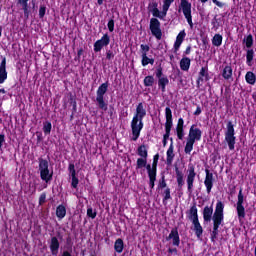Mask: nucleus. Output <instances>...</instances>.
Wrapping results in <instances>:
<instances>
[{
	"label": "nucleus",
	"instance_id": "obj_1",
	"mask_svg": "<svg viewBox=\"0 0 256 256\" xmlns=\"http://www.w3.org/2000/svg\"><path fill=\"white\" fill-rule=\"evenodd\" d=\"M223 209H225V204L222 201H218L214 214L213 205L205 206L202 212L204 223H211V220L213 221V231L211 233V241L213 242L217 239V235H219V226L223 225Z\"/></svg>",
	"mask_w": 256,
	"mask_h": 256
},
{
	"label": "nucleus",
	"instance_id": "obj_2",
	"mask_svg": "<svg viewBox=\"0 0 256 256\" xmlns=\"http://www.w3.org/2000/svg\"><path fill=\"white\" fill-rule=\"evenodd\" d=\"M147 115V110H145L143 103H139L136 108V114L134 115L131 122L132 129V141H137L139 135H141V129H143V119Z\"/></svg>",
	"mask_w": 256,
	"mask_h": 256
},
{
	"label": "nucleus",
	"instance_id": "obj_3",
	"mask_svg": "<svg viewBox=\"0 0 256 256\" xmlns=\"http://www.w3.org/2000/svg\"><path fill=\"white\" fill-rule=\"evenodd\" d=\"M39 171H40V179L45 181V183H49L53 180V172L49 171V161L43 158H39Z\"/></svg>",
	"mask_w": 256,
	"mask_h": 256
},
{
	"label": "nucleus",
	"instance_id": "obj_4",
	"mask_svg": "<svg viewBox=\"0 0 256 256\" xmlns=\"http://www.w3.org/2000/svg\"><path fill=\"white\" fill-rule=\"evenodd\" d=\"M235 139V126L233 125V122L228 121L225 132V141L228 144L230 151L235 150Z\"/></svg>",
	"mask_w": 256,
	"mask_h": 256
},
{
	"label": "nucleus",
	"instance_id": "obj_5",
	"mask_svg": "<svg viewBox=\"0 0 256 256\" xmlns=\"http://www.w3.org/2000/svg\"><path fill=\"white\" fill-rule=\"evenodd\" d=\"M183 12L185 19L187 20L190 29H193V16L191 15V2L188 0H181L179 13Z\"/></svg>",
	"mask_w": 256,
	"mask_h": 256
},
{
	"label": "nucleus",
	"instance_id": "obj_6",
	"mask_svg": "<svg viewBox=\"0 0 256 256\" xmlns=\"http://www.w3.org/2000/svg\"><path fill=\"white\" fill-rule=\"evenodd\" d=\"M159 3L157 1L152 0L148 4V11L152 13L153 17H157L158 19H165L167 17V12H165L164 6H162V11H159Z\"/></svg>",
	"mask_w": 256,
	"mask_h": 256
},
{
	"label": "nucleus",
	"instance_id": "obj_7",
	"mask_svg": "<svg viewBox=\"0 0 256 256\" xmlns=\"http://www.w3.org/2000/svg\"><path fill=\"white\" fill-rule=\"evenodd\" d=\"M149 29L153 37L157 38L158 41L163 37V32L161 31V22L157 18L150 19Z\"/></svg>",
	"mask_w": 256,
	"mask_h": 256
},
{
	"label": "nucleus",
	"instance_id": "obj_8",
	"mask_svg": "<svg viewBox=\"0 0 256 256\" xmlns=\"http://www.w3.org/2000/svg\"><path fill=\"white\" fill-rule=\"evenodd\" d=\"M244 196H243V188H240L238 193V201L236 203V211L238 215L239 221L245 219V206H243Z\"/></svg>",
	"mask_w": 256,
	"mask_h": 256
},
{
	"label": "nucleus",
	"instance_id": "obj_9",
	"mask_svg": "<svg viewBox=\"0 0 256 256\" xmlns=\"http://www.w3.org/2000/svg\"><path fill=\"white\" fill-rule=\"evenodd\" d=\"M187 186H188V193L189 195H191V193H193V183H195V177L197 175V173L195 172V166H193L192 164H189L188 166V170H187Z\"/></svg>",
	"mask_w": 256,
	"mask_h": 256
},
{
	"label": "nucleus",
	"instance_id": "obj_10",
	"mask_svg": "<svg viewBox=\"0 0 256 256\" xmlns=\"http://www.w3.org/2000/svg\"><path fill=\"white\" fill-rule=\"evenodd\" d=\"M156 77L158 79V87L161 89V91L165 92V87L169 85V78L167 76L163 75V68L159 66L156 69Z\"/></svg>",
	"mask_w": 256,
	"mask_h": 256
},
{
	"label": "nucleus",
	"instance_id": "obj_11",
	"mask_svg": "<svg viewBox=\"0 0 256 256\" xmlns=\"http://www.w3.org/2000/svg\"><path fill=\"white\" fill-rule=\"evenodd\" d=\"M111 43V37L109 34H104L101 39L94 43V52L99 53L103 47H107Z\"/></svg>",
	"mask_w": 256,
	"mask_h": 256
},
{
	"label": "nucleus",
	"instance_id": "obj_12",
	"mask_svg": "<svg viewBox=\"0 0 256 256\" xmlns=\"http://www.w3.org/2000/svg\"><path fill=\"white\" fill-rule=\"evenodd\" d=\"M165 134L171 135V129H173V112L171 111V108L166 107L165 109Z\"/></svg>",
	"mask_w": 256,
	"mask_h": 256
},
{
	"label": "nucleus",
	"instance_id": "obj_13",
	"mask_svg": "<svg viewBox=\"0 0 256 256\" xmlns=\"http://www.w3.org/2000/svg\"><path fill=\"white\" fill-rule=\"evenodd\" d=\"M174 247H179L181 245V238L179 237V230L177 228H173L170 234L166 237V241H171Z\"/></svg>",
	"mask_w": 256,
	"mask_h": 256
},
{
	"label": "nucleus",
	"instance_id": "obj_14",
	"mask_svg": "<svg viewBox=\"0 0 256 256\" xmlns=\"http://www.w3.org/2000/svg\"><path fill=\"white\" fill-rule=\"evenodd\" d=\"M201 135H203V132L199 128H195V124H193L190 127L188 139L190 141H201Z\"/></svg>",
	"mask_w": 256,
	"mask_h": 256
},
{
	"label": "nucleus",
	"instance_id": "obj_15",
	"mask_svg": "<svg viewBox=\"0 0 256 256\" xmlns=\"http://www.w3.org/2000/svg\"><path fill=\"white\" fill-rule=\"evenodd\" d=\"M0 84L5 83L7 79V58L5 56H0Z\"/></svg>",
	"mask_w": 256,
	"mask_h": 256
},
{
	"label": "nucleus",
	"instance_id": "obj_16",
	"mask_svg": "<svg viewBox=\"0 0 256 256\" xmlns=\"http://www.w3.org/2000/svg\"><path fill=\"white\" fill-rule=\"evenodd\" d=\"M59 247H61V243H59V238L53 236L50 239L49 249L51 251V255L57 256L59 255Z\"/></svg>",
	"mask_w": 256,
	"mask_h": 256
},
{
	"label": "nucleus",
	"instance_id": "obj_17",
	"mask_svg": "<svg viewBox=\"0 0 256 256\" xmlns=\"http://www.w3.org/2000/svg\"><path fill=\"white\" fill-rule=\"evenodd\" d=\"M206 177L204 180V185L206 187L207 193H211V189H213V173L209 171V169L205 170Z\"/></svg>",
	"mask_w": 256,
	"mask_h": 256
},
{
	"label": "nucleus",
	"instance_id": "obj_18",
	"mask_svg": "<svg viewBox=\"0 0 256 256\" xmlns=\"http://www.w3.org/2000/svg\"><path fill=\"white\" fill-rule=\"evenodd\" d=\"M204 81H209V68L207 66L201 68L197 83L200 85Z\"/></svg>",
	"mask_w": 256,
	"mask_h": 256
},
{
	"label": "nucleus",
	"instance_id": "obj_19",
	"mask_svg": "<svg viewBox=\"0 0 256 256\" xmlns=\"http://www.w3.org/2000/svg\"><path fill=\"white\" fill-rule=\"evenodd\" d=\"M175 173H176V179L178 183V191H181L183 189V186L185 185V180H183L184 174L181 170H179V167L175 165Z\"/></svg>",
	"mask_w": 256,
	"mask_h": 256
},
{
	"label": "nucleus",
	"instance_id": "obj_20",
	"mask_svg": "<svg viewBox=\"0 0 256 256\" xmlns=\"http://www.w3.org/2000/svg\"><path fill=\"white\" fill-rule=\"evenodd\" d=\"M192 224L194 225L193 231L195 232L196 237L201 239V235H203V226L199 223V219L193 220Z\"/></svg>",
	"mask_w": 256,
	"mask_h": 256
},
{
	"label": "nucleus",
	"instance_id": "obj_21",
	"mask_svg": "<svg viewBox=\"0 0 256 256\" xmlns=\"http://www.w3.org/2000/svg\"><path fill=\"white\" fill-rule=\"evenodd\" d=\"M222 21H223V17L219 15L214 16L211 22L213 31H218L219 27H223Z\"/></svg>",
	"mask_w": 256,
	"mask_h": 256
},
{
	"label": "nucleus",
	"instance_id": "obj_22",
	"mask_svg": "<svg viewBox=\"0 0 256 256\" xmlns=\"http://www.w3.org/2000/svg\"><path fill=\"white\" fill-rule=\"evenodd\" d=\"M185 31L182 30L176 37V41L174 43V49L175 51H179V47H181V44L183 43L185 39Z\"/></svg>",
	"mask_w": 256,
	"mask_h": 256
},
{
	"label": "nucleus",
	"instance_id": "obj_23",
	"mask_svg": "<svg viewBox=\"0 0 256 256\" xmlns=\"http://www.w3.org/2000/svg\"><path fill=\"white\" fill-rule=\"evenodd\" d=\"M188 218L190 221H196L199 219V215L197 214V204H193L188 212Z\"/></svg>",
	"mask_w": 256,
	"mask_h": 256
},
{
	"label": "nucleus",
	"instance_id": "obj_24",
	"mask_svg": "<svg viewBox=\"0 0 256 256\" xmlns=\"http://www.w3.org/2000/svg\"><path fill=\"white\" fill-rule=\"evenodd\" d=\"M166 155H167L166 165H172L173 164V159H175V153L173 152V143L170 144Z\"/></svg>",
	"mask_w": 256,
	"mask_h": 256
},
{
	"label": "nucleus",
	"instance_id": "obj_25",
	"mask_svg": "<svg viewBox=\"0 0 256 256\" xmlns=\"http://www.w3.org/2000/svg\"><path fill=\"white\" fill-rule=\"evenodd\" d=\"M255 57V50L248 48L246 50V64L248 67H251L253 65V59Z\"/></svg>",
	"mask_w": 256,
	"mask_h": 256
},
{
	"label": "nucleus",
	"instance_id": "obj_26",
	"mask_svg": "<svg viewBox=\"0 0 256 256\" xmlns=\"http://www.w3.org/2000/svg\"><path fill=\"white\" fill-rule=\"evenodd\" d=\"M189 67H191V59L189 57H183L180 60V68L182 71H189Z\"/></svg>",
	"mask_w": 256,
	"mask_h": 256
},
{
	"label": "nucleus",
	"instance_id": "obj_27",
	"mask_svg": "<svg viewBox=\"0 0 256 256\" xmlns=\"http://www.w3.org/2000/svg\"><path fill=\"white\" fill-rule=\"evenodd\" d=\"M67 215V208H65L64 205H59L56 208V216L58 219H64V217Z\"/></svg>",
	"mask_w": 256,
	"mask_h": 256
},
{
	"label": "nucleus",
	"instance_id": "obj_28",
	"mask_svg": "<svg viewBox=\"0 0 256 256\" xmlns=\"http://www.w3.org/2000/svg\"><path fill=\"white\" fill-rule=\"evenodd\" d=\"M245 80L248 85H255L256 83V75L255 73L248 71L245 75Z\"/></svg>",
	"mask_w": 256,
	"mask_h": 256
},
{
	"label": "nucleus",
	"instance_id": "obj_29",
	"mask_svg": "<svg viewBox=\"0 0 256 256\" xmlns=\"http://www.w3.org/2000/svg\"><path fill=\"white\" fill-rule=\"evenodd\" d=\"M125 247V244L123 243V239L118 238L114 243V250L116 253H123V249Z\"/></svg>",
	"mask_w": 256,
	"mask_h": 256
},
{
	"label": "nucleus",
	"instance_id": "obj_30",
	"mask_svg": "<svg viewBox=\"0 0 256 256\" xmlns=\"http://www.w3.org/2000/svg\"><path fill=\"white\" fill-rule=\"evenodd\" d=\"M96 102L99 109H101L102 111H107L109 104L107 103V101H105L103 97H97Z\"/></svg>",
	"mask_w": 256,
	"mask_h": 256
},
{
	"label": "nucleus",
	"instance_id": "obj_31",
	"mask_svg": "<svg viewBox=\"0 0 256 256\" xmlns=\"http://www.w3.org/2000/svg\"><path fill=\"white\" fill-rule=\"evenodd\" d=\"M107 89H109V82H105L102 85H100L97 90V96L103 97V95H105V93H107Z\"/></svg>",
	"mask_w": 256,
	"mask_h": 256
},
{
	"label": "nucleus",
	"instance_id": "obj_32",
	"mask_svg": "<svg viewBox=\"0 0 256 256\" xmlns=\"http://www.w3.org/2000/svg\"><path fill=\"white\" fill-rule=\"evenodd\" d=\"M222 77L225 79H231V77H233V68L229 65L225 66L222 71Z\"/></svg>",
	"mask_w": 256,
	"mask_h": 256
},
{
	"label": "nucleus",
	"instance_id": "obj_33",
	"mask_svg": "<svg viewBox=\"0 0 256 256\" xmlns=\"http://www.w3.org/2000/svg\"><path fill=\"white\" fill-rule=\"evenodd\" d=\"M243 44H245L243 48L244 51H245V47L246 49H251V47H253V35L249 34L247 37H244Z\"/></svg>",
	"mask_w": 256,
	"mask_h": 256
},
{
	"label": "nucleus",
	"instance_id": "obj_34",
	"mask_svg": "<svg viewBox=\"0 0 256 256\" xmlns=\"http://www.w3.org/2000/svg\"><path fill=\"white\" fill-rule=\"evenodd\" d=\"M222 43L223 36L221 34H215L212 39V45H214V47H221Z\"/></svg>",
	"mask_w": 256,
	"mask_h": 256
},
{
	"label": "nucleus",
	"instance_id": "obj_35",
	"mask_svg": "<svg viewBox=\"0 0 256 256\" xmlns=\"http://www.w3.org/2000/svg\"><path fill=\"white\" fill-rule=\"evenodd\" d=\"M193 145H195V142L193 140H189L188 138L186 142V146L184 148V152L186 153V155L191 154V151H193Z\"/></svg>",
	"mask_w": 256,
	"mask_h": 256
},
{
	"label": "nucleus",
	"instance_id": "obj_36",
	"mask_svg": "<svg viewBox=\"0 0 256 256\" xmlns=\"http://www.w3.org/2000/svg\"><path fill=\"white\" fill-rule=\"evenodd\" d=\"M138 155H139L140 157H142L143 159H147V157H148L147 146L141 145V146L138 148Z\"/></svg>",
	"mask_w": 256,
	"mask_h": 256
},
{
	"label": "nucleus",
	"instance_id": "obj_37",
	"mask_svg": "<svg viewBox=\"0 0 256 256\" xmlns=\"http://www.w3.org/2000/svg\"><path fill=\"white\" fill-rule=\"evenodd\" d=\"M155 85V77L153 76H146L144 78V86L145 87H153Z\"/></svg>",
	"mask_w": 256,
	"mask_h": 256
},
{
	"label": "nucleus",
	"instance_id": "obj_38",
	"mask_svg": "<svg viewBox=\"0 0 256 256\" xmlns=\"http://www.w3.org/2000/svg\"><path fill=\"white\" fill-rule=\"evenodd\" d=\"M51 129H53V125L51 124V122H43V131L46 135H51Z\"/></svg>",
	"mask_w": 256,
	"mask_h": 256
},
{
	"label": "nucleus",
	"instance_id": "obj_39",
	"mask_svg": "<svg viewBox=\"0 0 256 256\" xmlns=\"http://www.w3.org/2000/svg\"><path fill=\"white\" fill-rule=\"evenodd\" d=\"M154 65L155 64V59L153 58H148L147 55L146 56H142V66L143 67H147V65Z\"/></svg>",
	"mask_w": 256,
	"mask_h": 256
},
{
	"label": "nucleus",
	"instance_id": "obj_40",
	"mask_svg": "<svg viewBox=\"0 0 256 256\" xmlns=\"http://www.w3.org/2000/svg\"><path fill=\"white\" fill-rule=\"evenodd\" d=\"M147 167V158H138L136 162V169H143Z\"/></svg>",
	"mask_w": 256,
	"mask_h": 256
},
{
	"label": "nucleus",
	"instance_id": "obj_41",
	"mask_svg": "<svg viewBox=\"0 0 256 256\" xmlns=\"http://www.w3.org/2000/svg\"><path fill=\"white\" fill-rule=\"evenodd\" d=\"M146 169H147V173H148V177H152L157 175V170L155 167L151 166V164H147L146 163Z\"/></svg>",
	"mask_w": 256,
	"mask_h": 256
},
{
	"label": "nucleus",
	"instance_id": "obj_42",
	"mask_svg": "<svg viewBox=\"0 0 256 256\" xmlns=\"http://www.w3.org/2000/svg\"><path fill=\"white\" fill-rule=\"evenodd\" d=\"M173 75H174V78H173L174 81L175 79H178L180 83H183V72L181 70L179 69L174 70Z\"/></svg>",
	"mask_w": 256,
	"mask_h": 256
},
{
	"label": "nucleus",
	"instance_id": "obj_43",
	"mask_svg": "<svg viewBox=\"0 0 256 256\" xmlns=\"http://www.w3.org/2000/svg\"><path fill=\"white\" fill-rule=\"evenodd\" d=\"M150 49H151V48L149 47V45H147V44H141V45H140V51H141V54H142L141 57L147 56V53H149Z\"/></svg>",
	"mask_w": 256,
	"mask_h": 256
},
{
	"label": "nucleus",
	"instance_id": "obj_44",
	"mask_svg": "<svg viewBox=\"0 0 256 256\" xmlns=\"http://www.w3.org/2000/svg\"><path fill=\"white\" fill-rule=\"evenodd\" d=\"M149 177V187L151 190L155 189V181H157V175L148 176Z\"/></svg>",
	"mask_w": 256,
	"mask_h": 256
},
{
	"label": "nucleus",
	"instance_id": "obj_45",
	"mask_svg": "<svg viewBox=\"0 0 256 256\" xmlns=\"http://www.w3.org/2000/svg\"><path fill=\"white\" fill-rule=\"evenodd\" d=\"M174 1H175V0H164V1H163L164 13H167V11H169V7H171V4H172Z\"/></svg>",
	"mask_w": 256,
	"mask_h": 256
},
{
	"label": "nucleus",
	"instance_id": "obj_46",
	"mask_svg": "<svg viewBox=\"0 0 256 256\" xmlns=\"http://www.w3.org/2000/svg\"><path fill=\"white\" fill-rule=\"evenodd\" d=\"M87 217H90V219H95L97 217V211L93 210V208L89 207L87 209Z\"/></svg>",
	"mask_w": 256,
	"mask_h": 256
},
{
	"label": "nucleus",
	"instance_id": "obj_47",
	"mask_svg": "<svg viewBox=\"0 0 256 256\" xmlns=\"http://www.w3.org/2000/svg\"><path fill=\"white\" fill-rule=\"evenodd\" d=\"M24 12V19L25 21L29 20V15L31 14V10H29V6H22Z\"/></svg>",
	"mask_w": 256,
	"mask_h": 256
},
{
	"label": "nucleus",
	"instance_id": "obj_48",
	"mask_svg": "<svg viewBox=\"0 0 256 256\" xmlns=\"http://www.w3.org/2000/svg\"><path fill=\"white\" fill-rule=\"evenodd\" d=\"M167 187V182L165 181V176L163 175L158 183V189H165Z\"/></svg>",
	"mask_w": 256,
	"mask_h": 256
},
{
	"label": "nucleus",
	"instance_id": "obj_49",
	"mask_svg": "<svg viewBox=\"0 0 256 256\" xmlns=\"http://www.w3.org/2000/svg\"><path fill=\"white\" fill-rule=\"evenodd\" d=\"M68 171L70 173V177H77V173L75 171V164H69Z\"/></svg>",
	"mask_w": 256,
	"mask_h": 256
},
{
	"label": "nucleus",
	"instance_id": "obj_50",
	"mask_svg": "<svg viewBox=\"0 0 256 256\" xmlns=\"http://www.w3.org/2000/svg\"><path fill=\"white\" fill-rule=\"evenodd\" d=\"M184 127H185V121L183 120V118H179L176 126V131L183 130Z\"/></svg>",
	"mask_w": 256,
	"mask_h": 256
},
{
	"label": "nucleus",
	"instance_id": "obj_51",
	"mask_svg": "<svg viewBox=\"0 0 256 256\" xmlns=\"http://www.w3.org/2000/svg\"><path fill=\"white\" fill-rule=\"evenodd\" d=\"M169 199H171V189L166 188L165 191H164L163 202L165 203V201H169Z\"/></svg>",
	"mask_w": 256,
	"mask_h": 256
},
{
	"label": "nucleus",
	"instance_id": "obj_52",
	"mask_svg": "<svg viewBox=\"0 0 256 256\" xmlns=\"http://www.w3.org/2000/svg\"><path fill=\"white\" fill-rule=\"evenodd\" d=\"M108 29L110 31V33H113V31H115V20L113 18H111L109 21H108Z\"/></svg>",
	"mask_w": 256,
	"mask_h": 256
},
{
	"label": "nucleus",
	"instance_id": "obj_53",
	"mask_svg": "<svg viewBox=\"0 0 256 256\" xmlns=\"http://www.w3.org/2000/svg\"><path fill=\"white\" fill-rule=\"evenodd\" d=\"M46 12H47V7L45 5H41L39 8V18L43 19V17H45Z\"/></svg>",
	"mask_w": 256,
	"mask_h": 256
},
{
	"label": "nucleus",
	"instance_id": "obj_54",
	"mask_svg": "<svg viewBox=\"0 0 256 256\" xmlns=\"http://www.w3.org/2000/svg\"><path fill=\"white\" fill-rule=\"evenodd\" d=\"M78 185H79V178H77V176H72L71 187H73V189H77Z\"/></svg>",
	"mask_w": 256,
	"mask_h": 256
},
{
	"label": "nucleus",
	"instance_id": "obj_55",
	"mask_svg": "<svg viewBox=\"0 0 256 256\" xmlns=\"http://www.w3.org/2000/svg\"><path fill=\"white\" fill-rule=\"evenodd\" d=\"M114 58H115V53H113V51H111V50H107L106 51V59L108 61H111Z\"/></svg>",
	"mask_w": 256,
	"mask_h": 256
},
{
	"label": "nucleus",
	"instance_id": "obj_56",
	"mask_svg": "<svg viewBox=\"0 0 256 256\" xmlns=\"http://www.w3.org/2000/svg\"><path fill=\"white\" fill-rule=\"evenodd\" d=\"M177 137L180 141H183V137H185V129L176 130Z\"/></svg>",
	"mask_w": 256,
	"mask_h": 256
},
{
	"label": "nucleus",
	"instance_id": "obj_57",
	"mask_svg": "<svg viewBox=\"0 0 256 256\" xmlns=\"http://www.w3.org/2000/svg\"><path fill=\"white\" fill-rule=\"evenodd\" d=\"M201 3H207L209 0H200ZM217 7H225V4L223 2H219L218 0H212Z\"/></svg>",
	"mask_w": 256,
	"mask_h": 256
},
{
	"label": "nucleus",
	"instance_id": "obj_58",
	"mask_svg": "<svg viewBox=\"0 0 256 256\" xmlns=\"http://www.w3.org/2000/svg\"><path fill=\"white\" fill-rule=\"evenodd\" d=\"M46 200H47V194L42 193L39 197V205H43V203H45Z\"/></svg>",
	"mask_w": 256,
	"mask_h": 256
},
{
	"label": "nucleus",
	"instance_id": "obj_59",
	"mask_svg": "<svg viewBox=\"0 0 256 256\" xmlns=\"http://www.w3.org/2000/svg\"><path fill=\"white\" fill-rule=\"evenodd\" d=\"M157 163H159V154H156L153 158V163H152V166L154 168H156V171H157Z\"/></svg>",
	"mask_w": 256,
	"mask_h": 256
},
{
	"label": "nucleus",
	"instance_id": "obj_60",
	"mask_svg": "<svg viewBox=\"0 0 256 256\" xmlns=\"http://www.w3.org/2000/svg\"><path fill=\"white\" fill-rule=\"evenodd\" d=\"M171 136V134H164L163 136V147H167V139H169V137Z\"/></svg>",
	"mask_w": 256,
	"mask_h": 256
},
{
	"label": "nucleus",
	"instance_id": "obj_61",
	"mask_svg": "<svg viewBox=\"0 0 256 256\" xmlns=\"http://www.w3.org/2000/svg\"><path fill=\"white\" fill-rule=\"evenodd\" d=\"M73 249L70 247L68 250L63 251L62 256H73L71 255Z\"/></svg>",
	"mask_w": 256,
	"mask_h": 256
},
{
	"label": "nucleus",
	"instance_id": "obj_62",
	"mask_svg": "<svg viewBox=\"0 0 256 256\" xmlns=\"http://www.w3.org/2000/svg\"><path fill=\"white\" fill-rule=\"evenodd\" d=\"M28 1L29 0H18V3L22 5V7H29Z\"/></svg>",
	"mask_w": 256,
	"mask_h": 256
},
{
	"label": "nucleus",
	"instance_id": "obj_63",
	"mask_svg": "<svg viewBox=\"0 0 256 256\" xmlns=\"http://www.w3.org/2000/svg\"><path fill=\"white\" fill-rule=\"evenodd\" d=\"M3 143H5V135L0 134V149H1V147H3Z\"/></svg>",
	"mask_w": 256,
	"mask_h": 256
},
{
	"label": "nucleus",
	"instance_id": "obj_64",
	"mask_svg": "<svg viewBox=\"0 0 256 256\" xmlns=\"http://www.w3.org/2000/svg\"><path fill=\"white\" fill-rule=\"evenodd\" d=\"M201 113V106H197L196 111L194 112V115L198 116Z\"/></svg>",
	"mask_w": 256,
	"mask_h": 256
}]
</instances>
